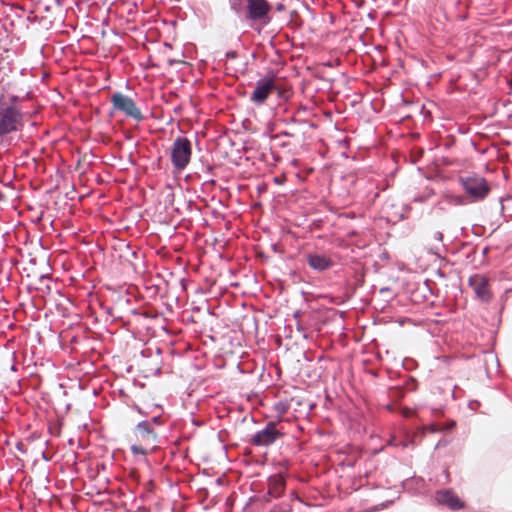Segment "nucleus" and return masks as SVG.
Here are the masks:
<instances>
[{"instance_id": "bb28decb", "label": "nucleus", "mask_w": 512, "mask_h": 512, "mask_svg": "<svg viewBox=\"0 0 512 512\" xmlns=\"http://www.w3.org/2000/svg\"><path fill=\"white\" fill-rule=\"evenodd\" d=\"M16 448H17V450H18V451H20L21 453H25V452H26V450L24 449V445H23V443H21V442L17 443Z\"/></svg>"}, {"instance_id": "5701e85b", "label": "nucleus", "mask_w": 512, "mask_h": 512, "mask_svg": "<svg viewBox=\"0 0 512 512\" xmlns=\"http://www.w3.org/2000/svg\"><path fill=\"white\" fill-rule=\"evenodd\" d=\"M410 444H413V440L410 441H399L398 447H401L402 449L407 448Z\"/></svg>"}, {"instance_id": "473e14b6", "label": "nucleus", "mask_w": 512, "mask_h": 512, "mask_svg": "<svg viewBox=\"0 0 512 512\" xmlns=\"http://www.w3.org/2000/svg\"><path fill=\"white\" fill-rule=\"evenodd\" d=\"M487 252H488V248H487V247H485V248L483 249L482 253L485 255Z\"/></svg>"}, {"instance_id": "4468645a", "label": "nucleus", "mask_w": 512, "mask_h": 512, "mask_svg": "<svg viewBox=\"0 0 512 512\" xmlns=\"http://www.w3.org/2000/svg\"><path fill=\"white\" fill-rule=\"evenodd\" d=\"M195 167V174H197L199 177L201 175L211 176L213 165L206 159L205 157H200L198 162L194 164Z\"/></svg>"}, {"instance_id": "c9c22d12", "label": "nucleus", "mask_w": 512, "mask_h": 512, "mask_svg": "<svg viewBox=\"0 0 512 512\" xmlns=\"http://www.w3.org/2000/svg\"><path fill=\"white\" fill-rule=\"evenodd\" d=\"M137 411H138L140 414H144V413L142 412V410H141L139 407L137 408Z\"/></svg>"}, {"instance_id": "412c9836", "label": "nucleus", "mask_w": 512, "mask_h": 512, "mask_svg": "<svg viewBox=\"0 0 512 512\" xmlns=\"http://www.w3.org/2000/svg\"><path fill=\"white\" fill-rule=\"evenodd\" d=\"M238 54L235 50H229L225 53V57L229 59H235L237 58Z\"/></svg>"}, {"instance_id": "aec40b11", "label": "nucleus", "mask_w": 512, "mask_h": 512, "mask_svg": "<svg viewBox=\"0 0 512 512\" xmlns=\"http://www.w3.org/2000/svg\"><path fill=\"white\" fill-rule=\"evenodd\" d=\"M191 423L196 426V427H201L204 425V421L202 420H197L195 417H194V414L191 413Z\"/></svg>"}, {"instance_id": "cd10ccee", "label": "nucleus", "mask_w": 512, "mask_h": 512, "mask_svg": "<svg viewBox=\"0 0 512 512\" xmlns=\"http://www.w3.org/2000/svg\"><path fill=\"white\" fill-rule=\"evenodd\" d=\"M41 457L46 462H49L51 460V458L47 455L45 451L42 452Z\"/></svg>"}, {"instance_id": "f03ea898", "label": "nucleus", "mask_w": 512, "mask_h": 512, "mask_svg": "<svg viewBox=\"0 0 512 512\" xmlns=\"http://www.w3.org/2000/svg\"><path fill=\"white\" fill-rule=\"evenodd\" d=\"M246 4L244 23H247L250 28L254 29L256 25L262 28L271 23L272 7L268 0H246Z\"/></svg>"}, {"instance_id": "f8f14e48", "label": "nucleus", "mask_w": 512, "mask_h": 512, "mask_svg": "<svg viewBox=\"0 0 512 512\" xmlns=\"http://www.w3.org/2000/svg\"><path fill=\"white\" fill-rule=\"evenodd\" d=\"M286 480L283 475L275 474L268 478V494L274 498L281 496L285 489Z\"/></svg>"}, {"instance_id": "393cba45", "label": "nucleus", "mask_w": 512, "mask_h": 512, "mask_svg": "<svg viewBox=\"0 0 512 512\" xmlns=\"http://www.w3.org/2000/svg\"><path fill=\"white\" fill-rule=\"evenodd\" d=\"M12 358H13V363L10 366V371L15 372V371H17L16 363H15V353L12 354Z\"/></svg>"}, {"instance_id": "7ed1b4c3", "label": "nucleus", "mask_w": 512, "mask_h": 512, "mask_svg": "<svg viewBox=\"0 0 512 512\" xmlns=\"http://www.w3.org/2000/svg\"><path fill=\"white\" fill-rule=\"evenodd\" d=\"M459 183L474 202L485 199L491 190L486 179L478 174L460 176Z\"/></svg>"}, {"instance_id": "ddd939ff", "label": "nucleus", "mask_w": 512, "mask_h": 512, "mask_svg": "<svg viewBox=\"0 0 512 512\" xmlns=\"http://www.w3.org/2000/svg\"><path fill=\"white\" fill-rule=\"evenodd\" d=\"M246 0H229V7L240 22L244 23L246 13Z\"/></svg>"}, {"instance_id": "72a5a7b5", "label": "nucleus", "mask_w": 512, "mask_h": 512, "mask_svg": "<svg viewBox=\"0 0 512 512\" xmlns=\"http://www.w3.org/2000/svg\"><path fill=\"white\" fill-rule=\"evenodd\" d=\"M174 63H175V60H172V59L169 60L170 65H173Z\"/></svg>"}, {"instance_id": "2eb2a0df", "label": "nucleus", "mask_w": 512, "mask_h": 512, "mask_svg": "<svg viewBox=\"0 0 512 512\" xmlns=\"http://www.w3.org/2000/svg\"><path fill=\"white\" fill-rule=\"evenodd\" d=\"M30 95H31V91L30 90L26 91V93H25V95L23 97H21L19 95L11 94V95L8 96V101H2L0 99V104H6V106L18 107L17 103L22 101V100H24V99H29Z\"/></svg>"}, {"instance_id": "f257e3e1", "label": "nucleus", "mask_w": 512, "mask_h": 512, "mask_svg": "<svg viewBox=\"0 0 512 512\" xmlns=\"http://www.w3.org/2000/svg\"><path fill=\"white\" fill-rule=\"evenodd\" d=\"M23 118L21 107L0 104V140L11 141L14 135L21 134L24 127Z\"/></svg>"}, {"instance_id": "39448f33", "label": "nucleus", "mask_w": 512, "mask_h": 512, "mask_svg": "<svg viewBox=\"0 0 512 512\" xmlns=\"http://www.w3.org/2000/svg\"><path fill=\"white\" fill-rule=\"evenodd\" d=\"M111 102L114 110L122 112L125 116L136 121L143 120V114L133 99L121 92H115L112 95Z\"/></svg>"}, {"instance_id": "c756f323", "label": "nucleus", "mask_w": 512, "mask_h": 512, "mask_svg": "<svg viewBox=\"0 0 512 512\" xmlns=\"http://www.w3.org/2000/svg\"><path fill=\"white\" fill-rule=\"evenodd\" d=\"M430 432L434 433L437 431L436 427L434 425H430L429 427Z\"/></svg>"}, {"instance_id": "f3484780", "label": "nucleus", "mask_w": 512, "mask_h": 512, "mask_svg": "<svg viewBox=\"0 0 512 512\" xmlns=\"http://www.w3.org/2000/svg\"><path fill=\"white\" fill-rule=\"evenodd\" d=\"M404 388H405L406 391H414V390H416V388H417V381H416V379H414L413 377H409L404 382Z\"/></svg>"}, {"instance_id": "6e6552de", "label": "nucleus", "mask_w": 512, "mask_h": 512, "mask_svg": "<svg viewBox=\"0 0 512 512\" xmlns=\"http://www.w3.org/2000/svg\"><path fill=\"white\" fill-rule=\"evenodd\" d=\"M275 89L276 83L272 77H262L256 81L255 89L250 96V101L255 105H262Z\"/></svg>"}, {"instance_id": "c85d7f7f", "label": "nucleus", "mask_w": 512, "mask_h": 512, "mask_svg": "<svg viewBox=\"0 0 512 512\" xmlns=\"http://www.w3.org/2000/svg\"><path fill=\"white\" fill-rule=\"evenodd\" d=\"M282 135H283V136H286V137H292V136H293V134H292V133H289V132H287V131H283V132H282Z\"/></svg>"}, {"instance_id": "9b49d317", "label": "nucleus", "mask_w": 512, "mask_h": 512, "mask_svg": "<svg viewBox=\"0 0 512 512\" xmlns=\"http://www.w3.org/2000/svg\"><path fill=\"white\" fill-rule=\"evenodd\" d=\"M309 267L317 272H324L333 266V260L324 254L309 253L306 255Z\"/></svg>"}, {"instance_id": "a878e982", "label": "nucleus", "mask_w": 512, "mask_h": 512, "mask_svg": "<svg viewBox=\"0 0 512 512\" xmlns=\"http://www.w3.org/2000/svg\"><path fill=\"white\" fill-rule=\"evenodd\" d=\"M276 10H277L278 12H282V11H284V10H285V5H284L283 3H281V2L277 3V4H276Z\"/></svg>"}, {"instance_id": "4be33fe9", "label": "nucleus", "mask_w": 512, "mask_h": 512, "mask_svg": "<svg viewBox=\"0 0 512 512\" xmlns=\"http://www.w3.org/2000/svg\"><path fill=\"white\" fill-rule=\"evenodd\" d=\"M433 239L436 240V241L441 242L443 240V233L440 232V231H435L433 233Z\"/></svg>"}, {"instance_id": "1a4fd4ad", "label": "nucleus", "mask_w": 512, "mask_h": 512, "mask_svg": "<svg viewBox=\"0 0 512 512\" xmlns=\"http://www.w3.org/2000/svg\"><path fill=\"white\" fill-rule=\"evenodd\" d=\"M469 286L473 289L475 295L482 302L488 303L492 299V294L489 289L488 281L486 278L475 275L469 278Z\"/></svg>"}, {"instance_id": "2f4dec72", "label": "nucleus", "mask_w": 512, "mask_h": 512, "mask_svg": "<svg viewBox=\"0 0 512 512\" xmlns=\"http://www.w3.org/2000/svg\"><path fill=\"white\" fill-rule=\"evenodd\" d=\"M208 182H212V183H213V182H214V180L206 178V179H205V183H208Z\"/></svg>"}, {"instance_id": "6ab92c4d", "label": "nucleus", "mask_w": 512, "mask_h": 512, "mask_svg": "<svg viewBox=\"0 0 512 512\" xmlns=\"http://www.w3.org/2000/svg\"><path fill=\"white\" fill-rule=\"evenodd\" d=\"M380 294H388V297L386 299L387 302L393 299L394 295L392 294V290L390 287H382L379 290Z\"/></svg>"}, {"instance_id": "9d476101", "label": "nucleus", "mask_w": 512, "mask_h": 512, "mask_svg": "<svg viewBox=\"0 0 512 512\" xmlns=\"http://www.w3.org/2000/svg\"><path fill=\"white\" fill-rule=\"evenodd\" d=\"M435 500L439 505L446 506L453 511L460 510L464 507V503L451 489L437 491L435 494Z\"/></svg>"}, {"instance_id": "20e7f679", "label": "nucleus", "mask_w": 512, "mask_h": 512, "mask_svg": "<svg viewBox=\"0 0 512 512\" xmlns=\"http://www.w3.org/2000/svg\"><path fill=\"white\" fill-rule=\"evenodd\" d=\"M192 155L191 141L182 136L174 139L171 147V163L174 169L178 171L184 170L190 162Z\"/></svg>"}, {"instance_id": "a211bd4d", "label": "nucleus", "mask_w": 512, "mask_h": 512, "mask_svg": "<svg viewBox=\"0 0 512 512\" xmlns=\"http://www.w3.org/2000/svg\"><path fill=\"white\" fill-rule=\"evenodd\" d=\"M145 421L148 422L151 427H155V429H157V427H161L163 425L162 418L159 415L154 416L151 419L145 420Z\"/></svg>"}, {"instance_id": "dca6fc26", "label": "nucleus", "mask_w": 512, "mask_h": 512, "mask_svg": "<svg viewBox=\"0 0 512 512\" xmlns=\"http://www.w3.org/2000/svg\"><path fill=\"white\" fill-rule=\"evenodd\" d=\"M131 453L134 456H146L148 454V450L144 448L142 445L132 444L130 447Z\"/></svg>"}, {"instance_id": "0eeeda50", "label": "nucleus", "mask_w": 512, "mask_h": 512, "mask_svg": "<svg viewBox=\"0 0 512 512\" xmlns=\"http://www.w3.org/2000/svg\"><path fill=\"white\" fill-rule=\"evenodd\" d=\"M133 435L145 446L153 451L159 442V435L155 427H151L146 421H140L133 429Z\"/></svg>"}, {"instance_id": "423d86ee", "label": "nucleus", "mask_w": 512, "mask_h": 512, "mask_svg": "<svg viewBox=\"0 0 512 512\" xmlns=\"http://www.w3.org/2000/svg\"><path fill=\"white\" fill-rule=\"evenodd\" d=\"M283 433L277 428V422L269 421L251 437L250 443L257 447H268L274 444Z\"/></svg>"}, {"instance_id": "7c9ffc66", "label": "nucleus", "mask_w": 512, "mask_h": 512, "mask_svg": "<svg viewBox=\"0 0 512 512\" xmlns=\"http://www.w3.org/2000/svg\"><path fill=\"white\" fill-rule=\"evenodd\" d=\"M48 279H50L48 275H41V276H40V280H41V281H42V280H48Z\"/></svg>"}, {"instance_id": "b1692460", "label": "nucleus", "mask_w": 512, "mask_h": 512, "mask_svg": "<svg viewBox=\"0 0 512 512\" xmlns=\"http://www.w3.org/2000/svg\"><path fill=\"white\" fill-rule=\"evenodd\" d=\"M388 446H395V447H398V442L396 441V438L394 436H392L388 443H387Z\"/></svg>"}, {"instance_id": "f704fd0d", "label": "nucleus", "mask_w": 512, "mask_h": 512, "mask_svg": "<svg viewBox=\"0 0 512 512\" xmlns=\"http://www.w3.org/2000/svg\"><path fill=\"white\" fill-rule=\"evenodd\" d=\"M415 201L423 202V199L422 198H415Z\"/></svg>"}]
</instances>
